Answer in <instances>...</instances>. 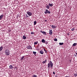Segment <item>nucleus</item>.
Segmentation results:
<instances>
[{"label": "nucleus", "mask_w": 77, "mask_h": 77, "mask_svg": "<svg viewBox=\"0 0 77 77\" xmlns=\"http://www.w3.org/2000/svg\"><path fill=\"white\" fill-rule=\"evenodd\" d=\"M47 60H45L43 61L42 62V63L44 64V63H47Z\"/></svg>", "instance_id": "obj_16"}, {"label": "nucleus", "mask_w": 77, "mask_h": 77, "mask_svg": "<svg viewBox=\"0 0 77 77\" xmlns=\"http://www.w3.org/2000/svg\"><path fill=\"white\" fill-rule=\"evenodd\" d=\"M23 39H26V37L24 35H23Z\"/></svg>", "instance_id": "obj_18"}, {"label": "nucleus", "mask_w": 77, "mask_h": 77, "mask_svg": "<svg viewBox=\"0 0 77 77\" xmlns=\"http://www.w3.org/2000/svg\"><path fill=\"white\" fill-rule=\"evenodd\" d=\"M40 32L42 33L44 35H46V32H45V31L42 32V30H41L40 31Z\"/></svg>", "instance_id": "obj_8"}, {"label": "nucleus", "mask_w": 77, "mask_h": 77, "mask_svg": "<svg viewBox=\"0 0 77 77\" xmlns=\"http://www.w3.org/2000/svg\"><path fill=\"white\" fill-rule=\"evenodd\" d=\"M53 74L54 75H55V72H53Z\"/></svg>", "instance_id": "obj_30"}, {"label": "nucleus", "mask_w": 77, "mask_h": 77, "mask_svg": "<svg viewBox=\"0 0 77 77\" xmlns=\"http://www.w3.org/2000/svg\"><path fill=\"white\" fill-rule=\"evenodd\" d=\"M9 68H10V69H12L14 68V67L12 65H10L9 66Z\"/></svg>", "instance_id": "obj_7"}, {"label": "nucleus", "mask_w": 77, "mask_h": 77, "mask_svg": "<svg viewBox=\"0 0 77 77\" xmlns=\"http://www.w3.org/2000/svg\"><path fill=\"white\" fill-rule=\"evenodd\" d=\"M45 22H47V20H45Z\"/></svg>", "instance_id": "obj_32"}, {"label": "nucleus", "mask_w": 77, "mask_h": 77, "mask_svg": "<svg viewBox=\"0 0 77 77\" xmlns=\"http://www.w3.org/2000/svg\"><path fill=\"white\" fill-rule=\"evenodd\" d=\"M49 34H50V35H52V34H53V32H52V29H50L49 30Z\"/></svg>", "instance_id": "obj_6"}, {"label": "nucleus", "mask_w": 77, "mask_h": 77, "mask_svg": "<svg viewBox=\"0 0 77 77\" xmlns=\"http://www.w3.org/2000/svg\"><path fill=\"white\" fill-rule=\"evenodd\" d=\"M59 45H63V43L62 42V43H59Z\"/></svg>", "instance_id": "obj_19"}, {"label": "nucleus", "mask_w": 77, "mask_h": 77, "mask_svg": "<svg viewBox=\"0 0 77 77\" xmlns=\"http://www.w3.org/2000/svg\"><path fill=\"white\" fill-rule=\"evenodd\" d=\"M33 54H34V55H36V52H35V51H33Z\"/></svg>", "instance_id": "obj_23"}, {"label": "nucleus", "mask_w": 77, "mask_h": 77, "mask_svg": "<svg viewBox=\"0 0 77 77\" xmlns=\"http://www.w3.org/2000/svg\"><path fill=\"white\" fill-rule=\"evenodd\" d=\"M37 23V22H36V21H35L34 22V25H36V23Z\"/></svg>", "instance_id": "obj_20"}, {"label": "nucleus", "mask_w": 77, "mask_h": 77, "mask_svg": "<svg viewBox=\"0 0 77 77\" xmlns=\"http://www.w3.org/2000/svg\"><path fill=\"white\" fill-rule=\"evenodd\" d=\"M31 34H35V32H32L31 33Z\"/></svg>", "instance_id": "obj_29"}, {"label": "nucleus", "mask_w": 77, "mask_h": 77, "mask_svg": "<svg viewBox=\"0 0 77 77\" xmlns=\"http://www.w3.org/2000/svg\"><path fill=\"white\" fill-rule=\"evenodd\" d=\"M46 8L48 9H50V6L48 5H47L46 6Z\"/></svg>", "instance_id": "obj_14"}, {"label": "nucleus", "mask_w": 77, "mask_h": 77, "mask_svg": "<svg viewBox=\"0 0 77 77\" xmlns=\"http://www.w3.org/2000/svg\"><path fill=\"white\" fill-rule=\"evenodd\" d=\"M48 5H49V6H50L51 7H52V6H53V4H50V3H49Z\"/></svg>", "instance_id": "obj_10"}, {"label": "nucleus", "mask_w": 77, "mask_h": 77, "mask_svg": "<svg viewBox=\"0 0 77 77\" xmlns=\"http://www.w3.org/2000/svg\"><path fill=\"white\" fill-rule=\"evenodd\" d=\"M74 75L75 76V77H77V74H74Z\"/></svg>", "instance_id": "obj_28"}, {"label": "nucleus", "mask_w": 77, "mask_h": 77, "mask_svg": "<svg viewBox=\"0 0 77 77\" xmlns=\"http://www.w3.org/2000/svg\"><path fill=\"white\" fill-rule=\"evenodd\" d=\"M77 44V43H74L72 45V46L73 47H74V46H75Z\"/></svg>", "instance_id": "obj_21"}, {"label": "nucleus", "mask_w": 77, "mask_h": 77, "mask_svg": "<svg viewBox=\"0 0 77 77\" xmlns=\"http://www.w3.org/2000/svg\"><path fill=\"white\" fill-rule=\"evenodd\" d=\"M71 30L72 31H74V30H75V28H72Z\"/></svg>", "instance_id": "obj_26"}, {"label": "nucleus", "mask_w": 77, "mask_h": 77, "mask_svg": "<svg viewBox=\"0 0 77 77\" xmlns=\"http://www.w3.org/2000/svg\"><path fill=\"white\" fill-rule=\"evenodd\" d=\"M54 41H57V38H54Z\"/></svg>", "instance_id": "obj_27"}, {"label": "nucleus", "mask_w": 77, "mask_h": 77, "mask_svg": "<svg viewBox=\"0 0 77 77\" xmlns=\"http://www.w3.org/2000/svg\"><path fill=\"white\" fill-rule=\"evenodd\" d=\"M65 77H68V76H65Z\"/></svg>", "instance_id": "obj_35"}, {"label": "nucleus", "mask_w": 77, "mask_h": 77, "mask_svg": "<svg viewBox=\"0 0 77 77\" xmlns=\"http://www.w3.org/2000/svg\"><path fill=\"white\" fill-rule=\"evenodd\" d=\"M27 14L29 16H32V13L29 12V11H27Z\"/></svg>", "instance_id": "obj_4"}, {"label": "nucleus", "mask_w": 77, "mask_h": 77, "mask_svg": "<svg viewBox=\"0 0 77 77\" xmlns=\"http://www.w3.org/2000/svg\"><path fill=\"white\" fill-rule=\"evenodd\" d=\"M24 56L22 57L20 59V60H23V59H24Z\"/></svg>", "instance_id": "obj_15"}, {"label": "nucleus", "mask_w": 77, "mask_h": 77, "mask_svg": "<svg viewBox=\"0 0 77 77\" xmlns=\"http://www.w3.org/2000/svg\"><path fill=\"white\" fill-rule=\"evenodd\" d=\"M26 48L29 50H32V47L30 45H28L27 46Z\"/></svg>", "instance_id": "obj_3"}, {"label": "nucleus", "mask_w": 77, "mask_h": 77, "mask_svg": "<svg viewBox=\"0 0 77 77\" xmlns=\"http://www.w3.org/2000/svg\"><path fill=\"white\" fill-rule=\"evenodd\" d=\"M3 49V47L2 46L0 47V51H2V50Z\"/></svg>", "instance_id": "obj_11"}, {"label": "nucleus", "mask_w": 77, "mask_h": 77, "mask_svg": "<svg viewBox=\"0 0 77 77\" xmlns=\"http://www.w3.org/2000/svg\"><path fill=\"white\" fill-rule=\"evenodd\" d=\"M38 44V42H34V44L35 45H36Z\"/></svg>", "instance_id": "obj_24"}, {"label": "nucleus", "mask_w": 77, "mask_h": 77, "mask_svg": "<svg viewBox=\"0 0 77 77\" xmlns=\"http://www.w3.org/2000/svg\"><path fill=\"white\" fill-rule=\"evenodd\" d=\"M40 53L42 54H44V51H40Z\"/></svg>", "instance_id": "obj_12"}, {"label": "nucleus", "mask_w": 77, "mask_h": 77, "mask_svg": "<svg viewBox=\"0 0 77 77\" xmlns=\"http://www.w3.org/2000/svg\"><path fill=\"white\" fill-rule=\"evenodd\" d=\"M51 27L52 29H56V26H55L52 25Z\"/></svg>", "instance_id": "obj_9"}, {"label": "nucleus", "mask_w": 77, "mask_h": 77, "mask_svg": "<svg viewBox=\"0 0 77 77\" xmlns=\"http://www.w3.org/2000/svg\"><path fill=\"white\" fill-rule=\"evenodd\" d=\"M50 63H48V67L49 68L51 67V68H53V63L52 62V61H50Z\"/></svg>", "instance_id": "obj_1"}, {"label": "nucleus", "mask_w": 77, "mask_h": 77, "mask_svg": "<svg viewBox=\"0 0 77 77\" xmlns=\"http://www.w3.org/2000/svg\"><path fill=\"white\" fill-rule=\"evenodd\" d=\"M51 13V12H50V11H48V10L46 9V11L45 12V14H50Z\"/></svg>", "instance_id": "obj_5"}, {"label": "nucleus", "mask_w": 77, "mask_h": 77, "mask_svg": "<svg viewBox=\"0 0 77 77\" xmlns=\"http://www.w3.org/2000/svg\"><path fill=\"white\" fill-rule=\"evenodd\" d=\"M5 53L6 56H9V55L10 54L9 53V51L8 49L5 50Z\"/></svg>", "instance_id": "obj_2"}, {"label": "nucleus", "mask_w": 77, "mask_h": 77, "mask_svg": "<svg viewBox=\"0 0 77 77\" xmlns=\"http://www.w3.org/2000/svg\"><path fill=\"white\" fill-rule=\"evenodd\" d=\"M32 77H37V75H33Z\"/></svg>", "instance_id": "obj_22"}, {"label": "nucleus", "mask_w": 77, "mask_h": 77, "mask_svg": "<svg viewBox=\"0 0 77 77\" xmlns=\"http://www.w3.org/2000/svg\"><path fill=\"white\" fill-rule=\"evenodd\" d=\"M44 50L45 51V52L46 53H47V51L46 50H45V49L44 48Z\"/></svg>", "instance_id": "obj_25"}, {"label": "nucleus", "mask_w": 77, "mask_h": 77, "mask_svg": "<svg viewBox=\"0 0 77 77\" xmlns=\"http://www.w3.org/2000/svg\"><path fill=\"white\" fill-rule=\"evenodd\" d=\"M48 43V42H46V44H47Z\"/></svg>", "instance_id": "obj_33"}, {"label": "nucleus", "mask_w": 77, "mask_h": 77, "mask_svg": "<svg viewBox=\"0 0 77 77\" xmlns=\"http://www.w3.org/2000/svg\"><path fill=\"white\" fill-rule=\"evenodd\" d=\"M3 15H1L0 16V20H2V18H3Z\"/></svg>", "instance_id": "obj_17"}, {"label": "nucleus", "mask_w": 77, "mask_h": 77, "mask_svg": "<svg viewBox=\"0 0 77 77\" xmlns=\"http://www.w3.org/2000/svg\"><path fill=\"white\" fill-rule=\"evenodd\" d=\"M26 15L27 18V17H29V16H27V15L26 14Z\"/></svg>", "instance_id": "obj_31"}, {"label": "nucleus", "mask_w": 77, "mask_h": 77, "mask_svg": "<svg viewBox=\"0 0 77 77\" xmlns=\"http://www.w3.org/2000/svg\"><path fill=\"white\" fill-rule=\"evenodd\" d=\"M75 57H76V55H75Z\"/></svg>", "instance_id": "obj_34"}, {"label": "nucleus", "mask_w": 77, "mask_h": 77, "mask_svg": "<svg viewBox=\"0 0 77 77\" xmlns=\"http://www.w3.org/2000/svg\"><path fill=\"white\" fill-rule=\"evenodd\" d=\"M42 42L43 43H45V40H44V39H42Z\"/></svg>", "instance_id": "obj_13"}]
</instances>
